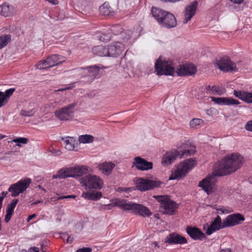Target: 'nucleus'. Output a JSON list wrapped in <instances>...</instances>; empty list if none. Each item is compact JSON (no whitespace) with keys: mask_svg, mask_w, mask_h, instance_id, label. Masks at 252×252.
Returning a JSON list of instances; mask_svg holds the SVG:
<instances>
[{"mask_svg":"<svg viewBox=\"0 0 252 252\" xmlns=\"http://www.w3.org/2000/svg\"><path fill=\"white\" fill-rule=\"evenodd\" d=\"M243 158L240 155L232 154L226 156L215 165L212 175L207 177L199 183V187L207 193L214 190L217 176H222L235 172L243 163Z\"/></svg>","mask_w":252,"mask_h":252,"instance_id":"nucleus-1","label":"nucleus"},{"mask_svg":"<svg viewBox=\"0 0 252 252\" xmlns=\"http://www.w3.org/2000/svg\"><path fill=\"white\" fill-rule=\"evenodd\" d=\"M151 13L161 26L167 29H171L176 26V19L171 13L154 7H152Z\"/></svg>","mask_w":252,"mask_h":252,"instance_id":"nucleus-2","label":"nucleus"},{"mask_svg":"<svg viewBox=\"0 0 252 252\" xmlns=\"http://www.w3.org/2000/svg\"><path fill=\"white\" fill-rule=\"evenodd\" d=\"M88 168L85 166H74L64 167L59 169L52 176V179H64L69 177L76 178L86 174Z\"/></svg>","mask_w":252,"mask_h":252,"instance_id":"nucleus-3","label":"nucleus"},{"mask_svg":"<svg viewBox=\"0 0 252 252\" xmlns=\"http://www.w3.org/2000/svg\"><path fill=\"white\" fill-rule=\"evenodd\" d=\"M196 164V161L192 159H186L180 163L177 169L172 173L169 180L180 179L185 177L186 174L194 167Z\"/></svg>","mask_w":252,"mask_h":252,"instance_id":"nucleus-4","label":"nucleus"},{"mask_svg":"<svg viewBox=\"0 0 252 252\" xmlns=\"http://www.w3.org/2000/svg\"><path fill=\"white\" fill-rule=\"evenodd\" d=\"M195 152V150L194 147L191 148L190 150H185L183 151L181 154H180V152L177 150H173L165 153L162 157L161 163L164 166H167L174 162L177 157L180 156V158H182L185 156H190L191 154L194 153Z\"/></svg>","mask_w":252,"mask_h":252,"instance_id":"nucleus-5","label":"nucleus"},{"mask_svg":"<svg viewBox=\"0 0 252 252\" xmlns=\"http://www.w3.org/2000/svg\"><path fill=\"white\" fill-rule=\"evenodd\" d=\"M154 197L160 202V209L163 214L171 215L178 207V204L167 196L157 195Z\"/></svg>","mask_w":252,"mask_h":252,"instance_id":"nucleus-6","label":"nucleus"},{"mask_svg":"<svg viewBox=\"0 0 252 252\" xmlns=\"http://www.w3.org/2000/svg\"><path fill=\"white\" fill-rule=\"evenodd\" d=\"M155 68L158 75H173L175 73L172 61H162L160 57L155 63Z\"/></svg>","mask_w":252,"mask_h":252,"instance_id":"nucleus-7","label":"nucleus"},{"mask_svg":"<svg viewBox=\"0 0 252 252\" xmlns=\"http://www.w3.org/2000/svg\"><path fill=\"white\" fill-rule=\"evenodd\" d=\"M32 180L30 178L22 179L17 183L11 185L8 191L11 192V196L15 197L25 191L31 184Z\"/></svg>","mask_w":252,"mask_h":252,"instance_id":"nucleus-8","label":"nucleus"},{"mask_svg":"<svg viewBox=\"0 0 252 252\" xmlns=\"http://www.w3.org/2000/svg\"><path fill=\"white\" fill-rule=\"evenodd\" d=\"M77 105V102H74L68 105L60 108L55 112V116L61 121H67L72 118L74 109Z\"/></svg>","mask_w":252,"mask_h":252,"instance_id":"nucleus-9","label":"nucleus"},{"mask_svg":"<svg viewBox=\"0 0 252 252\" xmlns=\"http://www.w3.org/2000/svg\"><path fill=\"white\" fill-rule=\"evenodd\" d=\"M215 65L224 72H236L238 71L235 63L228 57L220 58L216 62Z\"/></svg>","mask_w":252,"mask_h":252,"instance_id":"nucleus-10","label":"nucleus"},{"mask_svg":"<svg viewBox=\"0 0 252 252\" xmlns=\"http://www.w3.org/2000/svg\"><path fill=\"white\" fill-rule=\"evenodd\" d=\"M161 182L159 181L138 178L136 181V188L137 189L144 191L154 189L159 187Z\"/></svg>","mask_w":252,"mask_h":252,"instance_id":"nucleus-11","label":"nucleus"},{"mask_svg":"<svg viewBox=\"0 0 252 252\" xmlns=\"http://www.w3.org/2000/svg\"><path fill=\"white\" fill-rule=\"evenodd\" d=\"M82 183L87 188L100 189L102 188L103 181L96 175H87L81 178Z\"/></svg>","mask_w":252,"mask_h":252,"instance_id":"nucleus-12","label":"nucleus"},{"mask_svg":"<svg viewBox=\"0 0 252 252\" xmlns=\"http://www.w3.org/2000/svg\"><path fill=\"white\" fill-rule=\"evenodd\" d=\"M176 72L180 76H191L196 73V68L192 64L180 65L177 68Z\"/></svg>","mask_w":252,"mask_h":252,"instance_id":"nucleus-13","label":"nucleus"},{"mask_svg":"<svg viewBox=\"0 0 252 252\" xmlns=\"http://www.w3.org/2000/svg\"><path fill=\"white\" fill-rule=\"evenodd\" d=\"M244 217L240 214H234L229 215L225 220L222 222V228L228 226H232L239 224L240 221L244 220Z\"/></svg>","mask_w":252,"mask_h":252,"instance_id":"nucleus-14","label":"nucleus"},{"mask_svg":"<svg viewBox=\"0 0 252 252\" xmlns=\"http://www.w3.org/2000/svg\"><path fill=\"white\" fill-rule=\"evenodd\" d=\"M124 49L123 44L121 42H114L107 46L108 57H116L122 53Z\"/></svg>","mask_w":252,"mask_h":252,"instance_id":"nucleus-15","label":"nucleus"},{"mask_svg":"<svg viewBox=\"0 0 252 252\" xmlns=\"http://www.w3.org/2000/svg\"><path fill=\"white\" fill-rule=\"evenodd\" d=\"M134 160L133 166H135L139 170H148L153 168V163L152 162L148 161L140 157H135Z\"/></svg>","mask_w":252,"mask_h":252,"instance_id":"nucleus-16","label":"nucleus"},{"mask_svg":"<svg viewBox=\"0 0 252 252\" xmlns=\"http://www.w3.org/2000/svg\"><path fill=\"white\" fill-rule=\"evenodd\" d=\"M198 2L194 1L187 5L184 11V24H187L195 15L197 8Z\"/></svg>","mask_w":252,"mask_h":252,"instance_id":"nucleus-17","label":"nucleus"},{"mask_svg":"<svg viewBox=\"0 0 252 252\" xmlns=\"http://www.w3.org/2000/svg\"><path fill=\"white\" fill-rule=\"evenodd\" d=\"M130 211L143 217H149L152 215V212L147 207L140 204L132 203Z\"/></svg>","mask_w":252,"mask_h":252,"instance_id":"nucleus-18","label":"nucleus"},{"mask_svg":"<svg viewBox=\"0 0 252 252\" xmlns=\"http://www.w3.org/2000/svg\"><path fill=\"white\" fill-rule=\"evenodd\" d=\"M164 242L169 244H183L187 243V240L183 236L172 233L165 238Z\"/></svg>","mask_w":252,"mask_h":252,"instance_id":"nucleus-19","label":"nucleus"},{"mask_svg":"<svg viewBox=\"0 0 252 252\" xmlns=\"http://www.w3.org/2000/svg\"><path fill=\"white\" fill-rule=\"evenodd\" d=\"M100 67L97 65L88 66L85 68H82L83 73L88 77V81L91 82L99 74Z\"/></svg>","mask_w":252,"mask_h":252,"instance_id":"nucleus-20","label":"nucleus"},{"mask_svg":"<svg viewBox=\"0 0 252 252\" xmlns=\"http://www.w3.org/2000/svg\"><path fill=\"white\" fill-rule=\"evenodd\" d=\"M186 231L189 236L194 240H202L206 237L203 233L199 228L188 226Z\"/></svg>","mask_w":252,"mask_h":252,"instance_id":"nucleus-21","label":"nucleus"},{"mask_svg":"<svg viewBox=\"0 0 252 252\" xmlns=\"http://www.w3.org/2000/svg\"><path fill=\"white\" fill-rule=\"evenodd\" d=\"M211 100L215 103L219 105H238L240 102L237 99L229 97H212Z\"/></svg>","mask_w":252,"mask_h":252,"instance_id":"nucleus-22","label":"nucleus"},{"mask_svg":"<svg viewBox=\"0 0 252 252\" xmlns=\"http://www.w3.org/2000/svg\"><path fill=\"white\" fill-rule=\"evenodd\" d=\"M46 60L50 68L64 62L65 58L58 54H53L48 57Z\"/></svg>","mask_w":252,"mask_h":252,"instance_id":"nucleus-23","label":"nucleus"},{"mask_svg":"<svg viewBox=\"0 0 252 252\" xmlns=\"http://www.w3.org/2000/svg\"><path fill=\"white\" fill-rule=\"evenodd\" d=\"M222 228V223L221 224V218L219 216H217L213 221L212 222L210 225L208 227L206 234L210 235L215 231Z\"/></svg>","mask_w":252,"mask_h":252,"instance_id":"nucleus-24","label":"nucleus"},{"mask_svg":"<svg viewBox=\"0 0 252 252\" xmlns=\"http://www.w3.org/2000/svg\"><path fill=\"white\" fill-rule=\"evenodd\" d=\"M102 194L100 192L94 190H90L86 192H83L82 196L85 199L92 200H97L100 198Z\"/></svg>","mask_w":252,"mask_h":252,"instance_id":"nucleus-25","label":"nucleus"},{"mask_svg":"<svg viewBox=\"0 0 252 252\" xmlns=\"http://www.w3.org/2000/svg\"><path fill=\"white\" fill-rule=\"evenodd\" d=\"M114 167L115 164L111 162H103L98 166L99 170L105 174H109Z\"/></svg>","mask_w":252,"mask_h":252,"instance_id":"nucleus-26","label":"nucleus"},{"mask_svg":"<svg viewBox=\"0 0 252 252\" xmlns=\"http://www.w3.org/2000/svg\"><path fill=\"white\" fill-rule=\"evenodd\" d=\"M107 46H96L92 49L94 54L100 57H108Z\"/></svg>","mask_w":252,"mask_h":252,"instance_id":"nucleus-27","label":"nucleus"},{"mask_svg":"<svg viewBox=\"0 0 252 252\" xmlns=\"http://www.w3.org/2000/svg\"><path fill=\"white\" fill-rule=\"evenodd\" d=\"M13 12V8L7 4H3L0 6V14L4 17L11 16Z\"/></svg>","mask_w":252,"mask_h":252,"instance_id":"nucleus-28","label":"nucleus"},{"mask_svg":"<svg viewBox=\"0 0 252 252\" xmlns=\"http://www.w3.org/2000/svg\"><path fill=\"white\" fill-rule=\"evenodd\" d=\"M114 203L115 206H119L125 210L130 211L132 203V202H127L125 200H122L120 199H116Z\"/></svg>","mask_w":252,"mask_h":252,"instance_id":"nucleus-29","label":"nucleus"},{"mask_svg":"<svg viewBox=\"0 0 252 252\" xmlns=\"http://www.w3.org/2000/svg\"><path fill=\"white\" fill-rule=\"evenodd\" d=\"M63 141L64 147L66 150H73L76 144L75 139L72 137H67L62 139Z\"/></svg>","mask_w":252,"mask_h":252,"instance_id":"nucleus-30","label":"nucleus"},{"mask_svg":"<svg viewBox=\"0 0 252 252\" xmlns=\"http://www.w3.org/2000/svg\"><path fill=\"white\" fill-rule=\"evenodd\" d=\"M99 9L100 13L102 15L110 16L113 14V11H112L111 8L107 3H104L99 7Z\"/></svg>","mask_w":252,"mask_h":252,"instance_id":"nucleus-31","label":"nucleus"},{"mask_svg":"<svg viewBox=\"0 0 252 252\" xmlns=\"http://www.w3.org/2000/svg\"><path fill=\"white\" fill-rule=\"evenodd\" d=\"M78 140L81 143H91L94 141V137L90 134L81 135L79 136Z\"/></svg>","mask_w":252,"mask_h":252,"instance_id":"nucleus-32","label":"nucleus"},{"mask_svg":"<svg viewBox=\"0 0 252 252\" xmlns=\"http://www.w3.org/2000/svg\"><path fill=\"white\" fill-rule=\"evenodd\" d=\"M10 40L11 36L9 34L0 36V49L6 46Z\"/></svg>","mask_w":252,"mask_h":252,"instance_id":"nucleus-33","label":"nucleus"},{"mask_svg":"<svg viewBox=\"0 0 252 252\" xmlns=\"http://www.w3.org/2000/svg\"><path fill=\"white\" fill-rule=\"evenodd\" d=\"M203 123V121L200 119H193L190 122V126L192 128H196L198 126H201Z\"/></svg>","mask_w":252,"mask_h":252,"instance_id":"nucleus-34","label":"nucleus"},{"mask_svg":"<svg viewBox=\"0 0 252 252\" xmlns=\"http://www.w3.org/2000/svg\"><path fill=\"white\" fill-rule=\"evenodd\" d=\"M35 67L39 69H44L50 68L46 59L39 61L36 64Z\"/></svg>","mask_w":252,"mask_h":252,"instance_id":"nucleus-35","label":"nucleus"},{"mask_svg":"<svg viewBox=\"0 0 252 252\" xmlns=\"http://www.w3.org/2000/svg\"><path fill=\"white\" fill-rule=\"evenodd\" d=\"M18 199H13L10 204H8L6 208V212H10L13 213L14 209L18 202Z\"/></svg>","mask_w":252,"mask_h":252,"instance_id":"nucleus-36","label":"nucleus"},{"mask_svg":"<svg viewBox=\"0 0 252 252\" xmlns=\"http://www.w3.org/2000/svg\"><path fill=\"white\" fill-rule=\"evenodd\" d=\"M12 142L17 143V146L20 147L21 146L20 144L21 143L24 144H27L28 142V139L24 137H19L13 139Z\"/></svg>","mask_w":252,"mask_h":252,"instance_id":"nucleus-37","label":"nucleus"},{"mask_svg":"<svg viewBox=\"0 0 252 252\" xmlns=\"http://www.w3.org/2000/svg\"><path fill=\"white\" fill-rule=\"evenodd\" d=\"M15 91V88H10L5 91L4 93L3 92V97H5V100L8 103V99L10 98V96L13 94V93Z\"/></svg>","mask_w":252,"mask_h":252,"instance_id":"nucleus-38","label":"nucleus"},{"mask_svg":"<svg viewBox=\"0 0 252 252\" xmlns=\"http://www.w3.org/2000/svg\"><path fill=\"white\" fill-rule=\"evenodd\" d=\"M111 31L114 34L117 35L122 33L123 28L119 25H116L112 27Z\"/></svg>","mask_w":252,"mask_h":252,"instance_id":"nucleus-39","label":"nucleus"},{"mask_svg":"<svg viewBox=\"0 0 252 252\" xmlns=\"http://www.w3.org/2000/svg\"><path fill=\"white\" fill-rule=\"evenodd\" d=\"M35 113V110L34 109L30 110V111H26L25 110H22L20 112V115L23 116L25 117H30L32 116Z\"/></svg>","mask_w":252,"mask_h":252,"instance_id":"nucleus-40","label":"nucleus"},{"mask_svg":"<svg viewBox=\"0 0 252 252\" xmlns=\"http://www.w3.org/2000/svg\"><path fill=\"white\" fill-rule=\"evenodd\" d=\"M244 101L247 103H252V93L245 92Z\"/></svg>","mask_w":252,"mask_h":252,"instance_id":"nucleus-41","label":"nucleus"},{"mask_svg":"<svg viewBox=\"0 0 252 252\" xmlns=\"http://www.w3.org/2000/svg\"><path fill=\"white\" fill-rule=\"evenodd\" d=\"M245 93V92H242L240 91H238L236 90H234L233 94L236 97L243 100L244 98Z\"/></svg>","mask_w":252,"mask_h":252,"instance_id":"nucleus-42","label":"nucleus"},{"mask_svg":"<svg viewBox=\"0 0 252 252\" xmlns=\"http://www.w3.org/2000/svg\"><path fill=\"white\" fill-rule=\"evenodd\" d=\"M245 93V92H242L240 91H238L236 90H234L233 94L236 97L243 100L244 98Z\"/></svg>","mask_w":252,"mask_h":252,"instance_id":"nucleus-43","label":"nucleus"},{"mask_svg":"<svg viewBox=\"0 0 252 252\" xmlns=\"http://www.w3.org/2000/svg\"><path fill=\"white\" fill-rule=\"evenodd\" d=\"M6 104L5 98L3 97V92L0 91V108L5 106Z\"/></svg>","mask_w":252,"mask_h":252,"instance_id":"nucleus-44","label":"nucleus"},{"mask_svg":"<svg viewBox=\"0 0 252 252\" xmlns=\"http://www.w3.org/2000/svg\"><path fill=\"white\" fill-rule=\"evenodd\" d=\"M99 39L102 42H107L110 40V36L108 35L103 34L100 36Z\"/></svg>","mask_w":252,"mask_h":252,"instance_id":"nucleus-45","label":"nucleus"},{"mask_svg":"<svg viewBox=\"0 0 252 252\" xmlns=\"http://www.w3.org/2000/svg\"><path fill=\"white\" fill-rule=\"evenodd\" d=\"M245 128L247 130L252 131V120L249 121L247 122Z\"/></svg>","mask_w":252,"mask_h":252,"instance_id":"nucleus-46","label":"nucleus"},{"mask_svg":"<svg viewBox=\"0 0 252 252\" xmlns=\"http://www.w3.org/2000/svg\"><path fill=\"white\" fill-rule=\"evenodd\" d=\"M92 251L91 248L84 247L83 248L79 249L77 250L76 252H91Z\"/></svg>","mask_w":252,"mask_h":252,"instance_id":"nucleus-47","label":"nucleus"},{"mask_svg":"<svg viewBox=\"0 0 252 252\" xmlns=\"http://www.w3.org/2000/svg\"><path fill=\"white\" fill-rule=\"evenodd\" d=\"M13 214V213L10 212H6V214L4 220L6 222H8Z\"/></svg>","mask_w":252,"mask_h":252,"instance_id":"nucleus-48","label":"nucleus"},{"mask_svg":"<svg viewBox=\"0 0 252 252\" xmlns=\"http://www.w3.org/2000/svg\"><path fill=\"white\" fill-rule=\"evenodd\" d=\"M66 237V242L68 243H71L74 239L73 237L71 236H68L67 234H65L64 236V239Z\"/></svg>","mask_w":252,"mask_h":252,"instance_id":"nucleus-49","label":"nucleus"},{"mask_svg":"<svg viewBox=\"0 0 252 252\" xmlns=\"http://www.w3.org/2000/svg\"><path fill=\"white\" fill-rule=\"evenodd\" d=\"M216 210L217 211V214H221L228 213L227 210L224 209L223 207L216 208Z\"/></svg>","mask_w":252,"mask_h":252,"instance_id":"nucleus-50","label":"nucleus"},{"mask_svg":"<svg viewBox=\"0 0 252 252\" xmlns=\"http://www.w3.org/2000/svg\"><path fill=\"white\" fill-rule=\"evenodd\" d=\"M28 252H39V250L36 247L31 248L29 249Z\"/></svg>","mask_w":252,"mask_h":252,"instance_id":"nucleus-51","label":"nucleus"},{"mask_svg":"<svg viewBox=\"0 0 252 252\" xmlns=\"http://www.w3.org/2000/svg\"><path fill=\"white\" fill-rule=\"evenodd\" d=\"M212 92H216L218 94H220L219 93V88L215 86H213L212 87Z\"/></svg>","mask_w":252,"mask_h":252,"instance_id":"nucleus-52","label":"nucleus"},{"mask_svg":"<svg viewBox=\"0 0 252 252\" xmlns=\"http://www.w3.org/2000/svg\"><path fill=\"white\" fill-rule=\"evenodd\" d=\"M7 194V192L6 191H2L1 193V196H0V198H1V201L2 202L3 198L6 196Z\"/></svg>","mask_w":252,"mask_h":252,"instance_id":"nucleus-53","label":"nucleus"},{"mask_svg":"<svg viewBox=\"0 0 252 252\" xmlns=\"http://www.w3.org/2000/svg\"><path fill=\"white\" fill-rule=\"evenodd\" d=\"M230 1L236 4H240L242 3L244 0H229Z\"/></svg>","mask_w":252,"mask_h":252,"instance_id":"nucleus-54","label":"nucleus"},{"mask_svg":"<svg viewBox=\"0 0 252 252\" xmlns=\"http://www.w3.org/2000/svg\"><path fill=\"white\" fill-rule=\"evenodd\" d=\"M36 216V214H32V215H31L30 216H29L28 218V219H27V221H30L31 220H32L33 219H34V218H35V217Z\"/></svg>","mask_w":252,"mask_h":252,"instance_id":"nucleus-55","label":"nucleus"},{"mask_svg":"<svg viewBox=\"0 0 252 252\" xmlns=\"http://www.w3.org/2000/svg\"><path fill=\"white\" fill-rule=\"evenodd\" d=\"M114 206H115L114 203L107 204L106 209L111 210Z\"/></svg>","mask_w":252,"mask_h":252,"instance_id":"nucleus-56","label":"nucleus"},{"mask_svg":"<svg viewBox=\"0 0 252 252\" xmlns=\"http://www.w3.org/2000/svg\"><path fill=\"white\" fill-rule=\"evenodd\" d=\"M76 197V196L75 195H65V199L75 198Z\"/></svg>","mask_w":252,"mask_h":252,"instance_id":"nucleus-57","label":"nucleus"},{"mask_svg":"<svg viewBox=\"0 0 252 252\" xmlns=\"http://www.w3.org/2000/svg\"><path fill=\"white\" fill-rule=\"evenodd\" d=\"M119 189L120 191H126L127 190H129L130 189L126 188H120Z\"/></svg>","mask_w":252,"mask_h":252,"instance_id":"nucleus-58","label":"nucleus"},{"mask_svg":"<svg viewBox=\"0 0 252 252\" xmlns=\"http://www.w3.org/2000/svg\"><path fill=\"white\" fill-rule=\"evenodd\" d=\"M220 252H231L229 249H226L220 251Z\"/></svg>","mask_w":252,"mask_h":252,"instance_id":"nucleus-59","label":"nucleus"},{"mask_svg":"<svg viewBox=\"0 0 252 252\" xmlns=\"http://www.w3.org/2000/svg\"><path fill=\"white\" fill-rule=\"evenodd\" d=\"M152 245H154L155 247H158V248L159 247L157 242H154L152 243Z\"/></svg>","mask_w":252,"mask_h":252,"instance_id":"nucleus-60","label":"nucleus"},{"mask_svg":"<svg viewBox=\"0 0 252 252\" xmlns=\"http://www.w3.org/2000/svg\"><path fill=\"white\" fill-rule=\"evenodd\" d=\"M65 199V196H60L58 197L56 200H61V199Z\"/></svg>","mask_w":252,"mask_h":252,"instance_id":"nucleus-61","label":"nucleus"},{"mask_svg":"<svg viewBox=\"0 0 252 252\" xmlns=\"http://www.w3.org/2000/svg\"><path fill=\"white\" fill-rule=\"evenodd\" d=\"M41 201H39V200H38V201H35V202H33L32 204V206H33V205H36L38 203H40Z\"/></svg>","mask_w":252,"mask_h":252,"instance_id":"nucleus-62","label":"nucleus"},{"mask_svg":"<svg viewBox=\"0 0 252 252\" xmlns=\"http://www.w3.org/2000/svg\"><path fill=\"white\" fill-rule=\"evenodd\" d=\"M206 89H207V90H208V91H212V87H211V86H207V87H206Z\"/></svg>","mask_w":252,"mask_h":252,"instance_id":"nucleus-63","label":"nucleus"},{"mask_svg":"<svg viewBox=\"0 0 252 252\" xmlns=\"http://www.w3.org/2000/svg\"><path fill=\"white\" fill-rule=\"evenodd\" d=\"M106 207H107V205H103L101 206L102 209L105 210V209H106Z\"/></svg>","mask_w":252,"mask_h":252,"instance_id":"nucleus-64","label":"nucleus"}]
</instances>
